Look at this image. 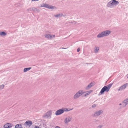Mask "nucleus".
I'll return each instance as SVG.
<instances>
[{"label":"nucleus","mask_w":128,"mask_h":128,"mask_svg":"<svg viewBox=\"0 0 128 128\" xmlns=\"http://www.w3.org/2000/svg\"><path fill=\"white\" fill-rule=\"evenodd\" d=\"M119 3V2L116 0H112L108 2L107 5V6L110 8H113L116 6Z\"/></svg>","instance_id":"1"},{"label":"nucleus","mask_w":128,"mask_h":128,"mask_svg":"<svg viewBox=\"0 0 128 128\" xmlns=\"http://www.w3.org/2000/svg\"><path fill=\"white\" fill-rule=\"evenodd\" d=\"M111 33V31L110 30H106L104 31L99 34L97 36L98 38H101L104 36H108Z\"/></svg>","instance_id":"2"},{"label":"nucleus","mask_w":128,"mask_h":128,"mask_svg":"<svg viewBox=\"0 0 128 128\" xmlns=\"http://www.w3.org/2000/svg\"><path fill=\"white\" fill-rule=\"evenodd\" d=\"M84 92L82 90H80L77 92L73 96V99L76 100L78 98L82 96Z\"/></svg>","instance_id":"3"},{"label":"nucleus","mask_w":128,"mask_h":128,"mask_svg":"<svg viewBox=\"0 0 128 128\" xmlns=\"http://www.w3.org/2000/svg\"><path fill=\"white\" fill-rule=\"evenodd\" d=\"M109 91V90L108 89V88L106 86H104L102 88L100 91L99 92L98 95H100L102 94H104V92H108Z\"/></svg>","instance_id":"4"},{"label":"nucleus","mask_w":128,"mask_h":128,"mask_svg":"<svg viewBox=\"0 0 128 128\" xmlns=\"http://www.w3.org/2000/svg\"><path fill=\"white\" fill-rule=\"evenodd\" d=\"M32 124V122L28 120L26 121L24 124V128H30V126Z\"/></svg>","instance_id":"5"},{"label":"nucleus","mask_w":128,"mask_h":128,"mask_svg":"<svg viewBox=\"0 0 128 128\" xmlns=\"http://www.w3.org/2000/svg\"><path fill=\"white\" fill-rule=\"evenodd\" d=\"M52 114V111L50 110L48 111L46 113L44 114V116L47 118H51Z\"/></svg>","instance_id":"6"},{"label":"nucleus","mask_w":128,"mask_h":128,"mask_svg":"<svg viewBox=\"0 0 128 128\" xmlns=\"http://www.w3.org/2000/svg\"><path fill=\"white\" fill-rule=\"evenodd\" d=\"M44 7L50 9L54 10L56 9V7L55 6H50L49 4L46 3H44Z\"/></svg>","instance_id":"7"},{"label":"nucleus","mask_w":128,"mask_h":128,"mask_svg":"<svg viewBox=\"0 0 128 128\" xmlns=\"http://www.w3.org/2000/svg\"><path fill=\"white\" fill-rule=\"evenodd\" d=\"M103 112L102 110H100L95 112L94 114V116L97 117L99 116L103 113Z\"/></svg>","instance_id":"8"},{"label":"nucleus","mask_w":128,"mask_h":128,"mask_svg":"<svg viewBox=\"0 0 128 128\" xmlns=\"http://www.w3.org/2000/svg\"><path fill=\"white\" fill-rule=\"evenodd\" d=\"M128 86V84L126 83L120 87L118 90V91H122L124 90Z\"/></svg>","instance_id":"9"},{"label":"nucleus","mask_w":128,"mask_h":128,"mask_svg":"<svg viewBox=\"0 0 128 128\" xmlns=\"http://www.w3.org/2000/svg\"><path fill=\"white\" fill-rule=\"evenodd\" d=\"M72 117L70 116L66 117L64 119V122L65 124H67L71 120Z\"/></svg>","instance_id":"10"},{"label":"nucleus","mask_w":128,"mask_h":128,"mask_svg":"<svg viewBox=\"0 0 128 128\" xmlns=\"http://www.w3.org/2000/svg\"><path fill=\"white\" fill-rule=\"evenodd\" d=\"M13 124L10 123H6L4 126V128H10L12 127Z\"/></svg>","instance_id":"11"},{"label":"nucleus","mask_w":128,"mask_h":128,"mask_svg":"<svg viewBox=\"0 0 128 128\" xmlns=\"http://www.w3.org/2000/svg\"><path fill=\"white\" fill-rule=\"evenodd\" d=\"M45 37L48 39H52L54 38L55 37V35H51L49 34H46L45 35Z\"/></svg>","instance_id":"12"},{"label":"nucleus","mask_w":128,"mask_h":128,"mask_svg":"<svg viewBox=\"0 0 128 128\" xmlns=\"http://www.w3.org/2000/svg\"><path fill=\"white\" fill-rule=\"evenodd\" d=\"M64 113V110L63 109H59L56 112L55 114L56 115H59Z\"/></svg>","instance_id":"13"},{"label":"nucleus","mask_w":128,"mask_h":128,"mask_svg":"<svg viewBox=\"0 0 128 128\" xmlns=\"http://www.w3.org/2000/svg\"><path fill=\"white\" fill-rule=\"evenodd\" d=\"M94 84V82H91L86 87V90H88L90 88L93 86Z\"/></svg>","instance_id":"14"},{"label":"nucleus","mask_w":128,"mask_h":128,"mask_svg":"<svg viewBox=\"0 0 128 128\" xmlns=\"http://www.w3.org/2000/svg\"><path fill=\"white\" fill-rule=\"evenodd\" d=\"M54 16L56 18H58L60 17H61L62 16H64L63 14L62 13H60L58 14H55L54 15Z\"/></svg>","instance_id":"15"},{"label":"nucleus","mask_w":128,"mask_h":128,"mask_svg":"<svg viewBox=\"0 0 128 128\" xmlns=\"http://www.w3.org/2000/svg\"><path fill=\"white\" fill-rule=\"evenodd\" d=\"M92 90H90L89 91H88L87 92H85V94L84 95V96L85 97L87 96L89 94H90L91 92H92Z\"/></svg>","instance_id":"16"},{"label":"nucleus","mask_w":128,"mask_h":128,"mask_svg":"<svg viewBox=\"0 0 128 128\" xmlns=\"http://www.w3.org/2000/svg\"><path fill=\"white\" fill-rule=\"evenodd\" d=\"M99 50V47L98 46H96L94 48V52L95 53H98Z\"/></svg>","instance_id":"17"},{"label":"nucleus","mask_w":128,"mask_h":128,"mask_svg":"<svg viewBox=\"0 0 128 128\" xmlns=\"http://www.w3.org/2000/svg\"><path fill=\"white\" fill-rule=\"evenodd\" d=\"M31 68V67L25 68L24 69V72H26L27 71L29 70Z\"/></svg>","instance_id":"18"},{"label":"nucleus","mask_w":128,"mask_h":128,"mask_svg":"<svg viewBox=\"0 0 128 128\" xmlns=\"http://www.w3.org/2000/svg\"><path fill=\"white\" fill-rule=\"evenodd\" d=\"M113 83H110L109 84H108V85H107V86H106V87L107 88H108V89L109 90L110 88L112 86L113 84Z\"/></svg>","instance_id":"19"},{"label":"nucleus","mask_w":128,"mask_h":128,"mask_svg":"<svg viewBox=\"0 0 128 128\" xmlns=\"http://www.w3.org/2000/svg\"><path fill=\"white\" fill-rule=\"evenodd\" d=\"M123 102L125 104L126 106L128 104V98L124 100Z\"/></svg>","instance_id":"20"},{"label":"nucleus","mask_w":128,"mask_h":128,"mask_svg":"<svg viewBox=\"0 0 128 128\" xmlns=\"http://www.w3.org/2000/svg\"><path fill=\"white\" fill-rule=\"evenodd\" d=\"M15 128H22V127L21 124H17L15 126Z\"/></svg>","instance_id":"21"},{"label":"nucleus","mask_w":128,"mask_h":128,"mask_svg":"<svg viewBox=\"0 0 128 128\" xmlns=\"http://www.w3.org/2000/svg\"><path fill=\"white\" fill-rule=\"evenodd\" d=\"M6 34L4 32H0V35L2 36H5L6 35Z\"/></svg>","instance_id":"22"},{"label":"nucleus","mask_w":128,"mask_h":128,"mask_svg":"<svg viewBox=\"0 0 128 128\" xmlns=\"http://www.w3.org/2000/svg\"><path fill=\"white\" fill-rule=\"evenodd\" d=\"M4 87V84H2L0 86V89H2Z\"/></svg>","instance_id":"23"},{"label":"nucleus","mask_w":128,"mask_h":128,"mask_svg":"<svg viewBox=\"0 0 128 128\" xmlns=\"http://www.w3.org/2000/svg\"><path fill=\"white\" fill-rule=\"evenodd\" d=\"M63 110H64V111H65V112L68 111V109L66 108H64V109Z\"/></svg>","instance_id":"24"},{"label":"nucleus","mask_w":128,"mask_h":128,"mask_svg":"<svg viewBox=\"0 0 128 128\" xmlns=\"http://www.w3.org/2000/svg\"><path fill=\"white\" fill-rule=\"evenodd\" d=\"M103 126L102 125H100L98 126L97 127V128H102V127Z\"/></svg>","instance_id":"25"},{"label":"nucleus","mask_w":128,"mask_h":128,"mask_svg":"<svg viewBox=\"0 0 128 128\" xmlns=\"http://www.w3.org/2000/svg\"><path fill=\"white\" fill-rule=\"evenodd\" d=\"M96 104H94L92 106V108H95L96 106Z\"/></svg>","instance_id":"26"},{"label":"nucleus","mask_w":128,"mask_h":128,"mask_svg":"<svg viewBox=\"0 0 128 128\" xmlns=\"http://www.w3.org/2000/svg\"><path fill=\"white\" fill-rule=\"evenodd\" d=\"M40 7H44V3H43L40 4Z\"/></svg>","instance_id":"27"},{"label":"nucleus","mask_w":128,"mask_h":128,"mask_svg":"<svg viewBox=\"0 0 128 128\" xmlns=\"http://www.w3.org/2000/svg\"><path fill=\"white\" fill-rule=\"evenodd\" d=\"M34 126V128H40L38 126Z\"/></svg>","instance_id":"28"},{"label":"nucleus","mask_w":128,"mask_h":128,"mask_svg":"<svg viewBox=\"0 0 128 128\" xmlns=\"http://www.w3.org/2000/svg\"><path fill=\"white\" fill-rule=\"evenodd\" d=\"M80 51V49L79 48H78V49H77V52H79Z\"/></svg>","instance_id":"29"},{"label":"nucleus","mask_w":128,"mask_h":128,"mask_svg":"<svg viewBox=\"0 0 128 128\" xmlns=\"http://www.w3.org/2000/svg\"><path fill=\"white\" fill-rule=\"evenodd\" d=\"M73 109V108H72L71 109H68V111H69L70 110H72Z\"/></svg>","instance_id":"30"},{"label":"nucleus","mask_w":128,"mask_h":128,"mask_svg":"<svg viewBox=\"0 0 128 128\" xmlns=\"http://www.w3.org/2000/svg\"><path fill=\"white\" fill-rule=\"evenodd\" d=\"M39 0H32V1H38Z\"/></svg>","instance_id":"31"},{"label":"nucleus","mask_w":128,"mask_h":128,"mask_svg":"<svg viewBox=\"0 0 128 128\" xmlns=\"http://www.w3.org/2000/svg\"><path fill=\"white\" fill-rule=\"evenodd\" d=\"M55 128H59V126H56V127Z\"/></svg>","instance_id":"32"},{"label":"nucleus","mask_w":128,"mask_h":128,"mask_svg":"<svg viewBox=\"0 0 128 128\" xmlns=\"http://www.w3.org/2000/svg\"><path fill=\"white\" fill-rule=\"evenodd\" d=\"M121 104H119V105H121Z\"/></svg>","instance_id":"33"},{"label":"nucleus","mask_w":128,"mask_h":128,"mask_svg":"<svg viewBox=\"0 0 128 128\" xmlns=\"http://www.w3.org/2000/svg\"><path fill=\"white\" fill-rule=\"evenodd\" d=\"M34 122H32V124H34Z\"/></svg>","instance_id":"34"},{"label":"nucleus","mask_w":128,"mask_h":128,"mask_svg":"<svg viewBox=\"0 0 128 128\" xmlns=\"http://www.w3.org/2000/svg\"><path fill=\"white\" fill-rule=\"evenodd\" d=\"M74 22V24H76V22Z\"/></svg>","instance_id":"35"},{"label":"nucleus","mask_w":128,"mask_h":128,"mask_svg":"<svg viewBox=\"0 0 128 128\" xmlns=\"http://www.w3.org/2000/svg\"><path fill=\"white\" fill-rule=\"evenodd\" d=\"M127 78H128V76L127 77Z\"/></svg>","instance_id":"36"},{"label":"nucleus","mask_w":128,"mask_h":128,"mask_svg":"<svg viewBox=\"0 0 128 128\" xmlns=\"http://www.w3.org/2000/svg\"><path fill=\"white\" fill-rule=\"evenodd\" d=\"M59 128H60L59 127Z\"/></svg>","instance_id":"37"},{"label":"nucleus","mask_w":128,"mask_h":128,"mask_svg":"<svg viewBox=\"0 0 128 128\" xmlns=\"http://www.w3.org/2000/svg\"><path fill=\"white\" fill-rule=\"evenodd\" d=\"M65 48V49H66V48Z\"/></svg>","instance_id":"38"}]
</instances>
